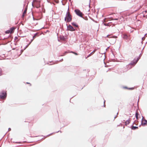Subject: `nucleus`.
<instances>
[{
    "instance_id": "25",
    "label": "nucleus",
    "mask_w": 147,
    "mask_h": 147,
    "mask_svg": "<svg viewBox=\"0 0 147 147\" xmlns=\"http://www.w3.org/2000/svg\"><path fill=\"white\" fill-rule=\"evenodd\" d=\"M92 53H91L90 54V55H89L88 57H89L90 56H91V55L90 54Z\"/></svg>"
},
{
    "instance_id": "28",
    "label": "nucleus",
    "mask_w": 147,
    "mask_h": 147,
    "mask_svg": "<svg viewBox=\"0 0 147 147\" xmlns=\"http://www.w3.org/2000/svg\"><path fill=\"white\" fill-rule=\"evenodd\" d=\"M146 5L147 6V3H146Z\"/></svg>"
},
{
    "instance_id": "22",
    "label": "nucleus",
    "mask_w": 147,
    "mask_h": 147,
    "mask_svg": "<svg viewBox=\"0 0 147 147\" xmlns=\"http://www.w3.org/2000/svg\"><path fill=\"white\" fill-rule=\"evenodd\" d=\"M104 24L105 25V26H108V24H107V23H105Z\"/></svg>"
},
{
    "instance_id": "1",
    "label": "nucleus",
    "mask_w": 147,
    "mask_h": 147,
    "mask_svg": "<svg viewBox=\"0 0 147 147\" xmlns=\"http://www.w3.org/2000/svg\"><path fill=\"white\" fill-rule=\"evenodd\" d=\"M111 36V35H108L107 36V37L110 38L109 41L111 44H114L116 41V38L117 37L116 36Z\"/></svg>"
},
{
    "instance_id": "13",
    "label": "nucleus",
    "mask_w": 147,
    "mask_h": 147,
    "mask_svg": "<svg viewBox=\"0 0 147 147\" xmlns=\"http://www.w3.org/2000/svg\"><path fill=\"white\" fill-rule=\"evenodd\" d=\"M130 123V121L129 120H127L125 122V125H127L129 124Z\"/></svg>"
},
{
    "instance_id": "29",
    "label": "nucleus",
    "mask_w": 147,
    "mask_h": 147,
    "mask_svg": "<svg viewBox=\"0 0 147 147\" xmlns=\"http://www.w3.org/2000/svg\"><path fill=\"white\" fill-rule=\"evenodd\" d=\"M71 0H69V1H70Z\"/></svg>"
},
{
    "instance_id": "2",
    "label": "nucleus",
    "mask_w": 147,
    "mask_h": 147,
    "mask_svg": "<svg viewBox=\"0 0 147 147\" xmlns=\"http://www.w3.org/2000/svg\"><path fill=\"white\" fill-rule=\"evenodd\" d=\"M72 20V16L69 12L68 11L66 14V17L65 18V20L67 21V22H70Z\"/></svg>"
},
{
    "instance_id": "19",
    "label": "nucleus",
    "mask_w": 147,
    "mask_h": 147,
    "mask_svg": "<svg viewBox=\"0 0 147 147\" xmlns=\"http://www.w3.org/2000/svg\"><path fill=\"white\" fill-rule=\"evenodd\" d=\"M70 53H72L74 54H75L76 55H77L78 54L76 53H75L74 52H72V51H71V52H70Z\"/></svg>"
},
{
    "instance_id": "8",
    "label": "nucleus",
    "mask_w": 147,
    "mask_h": 147,
    "mask_svg": "<svg viewBox=\"0 0 147 147\" xmlns=\"http://www.w3.org/2000/svg\"><path fill=\"white\" fill-rule=\"evenodd\" d=\"M15 28L14 27H12L10 28L9 30L10 32V33H13L14 32V30L15 29Z\"/></svg>"
},
{
    "instance_id": "11",
    "label": "nucleus",
    "mask_w": 147,
    "mask_h": 147,
    "mask_svg": "<svg viewBox=\"0 0 147 147\" xmlns=\"http://www.w3.org/2000/svg\"><path fill=\"white\" fill-rule=\"evenodd\" d=\"M128 36L126 34H124L123 35V38L124 39H127L128 38Z\"/></svg>"
},
{
    "instance_id": "4",
    "label": "nucleus",
    "mask_w": 147,
    "mask_h": 147,
    "mask_svg": "<svg viewBox=\"0 0 147 147\" xmlns=\"http://www.w3.org/2000/svg\"><path fill=\"white\" fill-rule=\"evenodd\" d=\"M7 96L6 93L5 92H3L0 93V98L3 99L5 98Z\"/></svg>"
},
{
    "instance_id": "18",
    "label": "nucleus",
    "mask_w": 147,
    "mask_h": 147,
    "mask_svg": "<svg viewBox=\"0 0 147 147\" xmlns=\"http://www.w3.org/2000/svg\"><path fill=\"white\" fill-rule=\"evenodd\" d=\"M10 33V32L9 30H7L5 32V33L6 34H9Z\"/></svg>"
},
{
    "instance_id": "14",
    "label": "nucleus",
    "mask_w": 147,
    "mask_h": 147,
    "mask_svg": "<svg viewBox=\"0 0 147 147\" xmlns=\"http://www.w3.org/2000/svg\"><path fill=\"white\" fill-rule=\"evenodd\" d=\"M138 127H136V126H133L131 127V129H133V130H135L136 129H138Z\"/></svg>"
},
{
    "instance_id": "24",
    "label": "nucleus",
    "mask_w": 147,
    "mask_h": 147,
    "mask_svg": "<svg viewBox=\"0 0 147 147\" xmlns=\"http://www.w3.org/2000/svg\"><path fill=\"white\" fill-rule=\"evenodd\" d=\"M95 51H93L92 52V54H93V53H94L95 52Z\"/></svg>"
},
{
    "instance_id": "10",
    "label": "nucleus",
    "mask_w": 147,
    "mask_h": 147,
    "mask_svg": "<svg viewBox=\"0 0 147 147\" xmlns=\"http://www.w3.org/2000/svg\"><path fill=\"white\" fill-rule=\"evenodd\" d=\"M38 35V34L37 33L36 34H34V35L33 36V39L31 40V42H32V41L35 38L36 36Z\"/></svg>"
},
{
    "instance_id": "17",
    "label": "nucleus",
    "mask_w": 147,
    "mask_h": 147,
    "mask_svg": "<svg viewBox=\"0 0 147 147\" xmlns=\"http://www.w3.org/2000/svg\"><path fill=\"white\" fill-rule=\"evenodd\" d=\"M2 75V69L0 68V76Z\"/></svg>"
},
{
    "instance_id": "6",
    "label": "nucleus",
    "mask_w": 147,
    "mask_h": 147,
    "mask_svg": "<svg viewBox=\"0 0 147 147\" xmlns=\"http://www.w3.org/2000/svg\"><path fill=\"white\" fill-rule=\"evenodd\" d=\"M142 125H147V121L143 117L142 120Z\"/></svg>"
},
{
    "instance_id": "16",
    "label": "nucleus",
    "mask_w": 147,
    "mask_h": 147,
    "mask_svg": "<svg viewBox=\"0 0 147 147\" xmlns=\"http://www.w3.org/2000/svg\"><path fill=\"white\" fill-rule=\"evenodd\" d=\"M72 24L74 26H75L76 27H78V25H77L75 23L73 22L72 23Z\"/></svg>"
},
{
    "instance_id": "27",
    "label": "nucleus",
    "mask_w": 147,
    "mask_h": 147,
    "mask_svg": "<svg viewBox=\"0 0 147 147\" xmlns=\"http://www.w3.org/2000/svg\"><path fill=\"white\" fill-rule=\"evenodd\" d=\"M146 12H147L146 11H144V12L146 13Z\"/></svg>"
},
{
    "instance_id": "9",
    "label": "nucleus",
    "mask_w": 147,
    "mask_h": 147,
    "mask_svg": "<svg viewBox=\"0 0 147 147\" xmlns=\"http://www.w3.org/2000/svg\"><path fill=\"white\" fill-rule=\"evenodd\" d=\"M27 10L26 9L24 10L23 12L22 15V18H23L25 16V15L26 14V13Z\"/></svg>"
},
{
    "instance_id": "20",
    "label": "nucleus",
    "mask_w": 147,
    "mask_h": 147,
    "mask_svg": "<svg viewBox=\"0 0 147 147\" xmlns=\"http://www.w3.org/2000/svg\"><path fill=\"white\" fill-rule=\"evenodd\" d=\"M107 18H105L104 20V22H105L107 21Z\"/></svg>"
},
{
    "instance_id": "5",
    "label": "nucleus",
    "mask_w": 147,
    "mask_h": 147,
    "mask_svg": "<svg viewBox=\"0 0 147 147\" xmlns=\"http://www.w3.org/2000/svg\"><path fill=\"white\" fill-rule=\"evenodd\" d=\"M34 6L36 8H38L40 7V2L39 1L35 0L34 1Z\"/></svg>"
},
{
    "instance_id": "23",
    "label": "nucleus",
    "mask_w": 147,
    "mask_h": 147,
    "mask_svg": "<svg viewBox=\"0 0 147 147\" xmlns=\"http://www.w3.org/2000/svg\"><path fill=\"white\" fill-rule=\"evenodd\" d=\"M26 83L27 84H30V86L31 85V84H30V83H29L27 82Z\"/></svg>"
},
{
    "instance_id": "3",
    "label": "nucleus",
    "mask_w": 147,
    "mask_h": 147,
    "mask_svg": "<svg viewBox=\"0 0 147 147\" xmlns=\"http://www.w3.org/2000/svg\"><path fill=\"white\" fill-rule=\"evenodd\" d=\"M74 11L77 15L80 17H82L84 15L79 10L76 9H75Z\"/></svg>"
},
{
    "instance_id": "26",
    "label": "nucleus",
    "mask_w": 147,
    "mask_h": 147,
    "mask_svg": "<svg viewBox=\"0 0 147 147\" xmlns=\"http://www.w3.org/2000/svg\"><path fill=\"white\" fill-rule=\"evenodd\" d=\"M114 20H118V19H115Z\"/></svg>"
},
{
    "instance_id": "21",
    "label": "nucleus",
    "mask_w": 147,
    "mask_h": 147,
    "mask_svg": "<svg viewBox=\"0 0 147 147\" xmlns=\"http://www.w3.org/2000/svg\"><path fill=\"white\" fill-rule=\"evenodd\" d=\"M111 69H108V70L107 71V72L108 71H111Z\"/></svg>"
},
{
    "instance_id": "15",
    "label": "nucleus",
    "mask_w": 147,
    "mask_h": 147,
    "mask_svg": "<svg viewBox=\"0 0 147 147\" xmlns=\"http://www.w3.org/2000/svg\"><path fill=\"white\" fill-rule=\"evenodd\" d=\"M138 112H136V119H138Z\"/></svg>"
},
{
    "instance_id": "7",
    "label": "nucleus",
    "mask_w": 147,
    "mask_h": 147,
    "mask_svg": "<svg viewBox=\"0 0 147 147\" xmlns=\"http://www.w3.org/2000/svg\"><path fill=\"white\" fill-rule=\"evenodd\" d=\"M67 29L68 30L71 31H74L75 30L73 27L70 25H69L67 26Z\"/></svg>"
},
{
    "instance_id": "12",
    "label": "nucleus",
    "mask_w": 147,
    "mask_h": 147,
    "mask_svg": "<svg viewBox=\"0 0 147 147\" xmlns=\"http://www.w3.org/2000/svg\"><path fill=\"white\" fill-rule=\"evenodd\" d=\"M138 59L136 62H134L133 63L132 62V63H130L129 64V65H135L137 63V62L138 61Z\"/></svg>"
}]
</instances>
